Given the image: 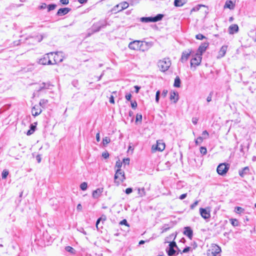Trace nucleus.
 I'll return each instance as SVG.
<instances>
[{"mask_svg":"<svg viewBox=\"0 0 256 256\" xmlns=\"http://www.w3.org/2000/svg\"><path fill=\"white\" fill-rule=\"evenodd\" d=\"M171 66V61L169 58H164L158 62V66L162 72H164L168 70Z\"/></svg>","mask_w":256,"mask_h":256,"instance_id":"f257e3e1","label":"nucleus"},{"mask_svg":"<svg viewBox=\"0 0 256 256\" xmlns=\"http://www.w3.org/2000/svg\"><path fill=\"white\" fill-rule=\"evenodd\" d=\"M114 182L118 185L120 183L123 182L126 177L124 176V172L121 169H117L114 174Z\"/></svg>","mask_w":256,"mask_h":256,"instance_id":"f03ea898","label":"nucleus"},{"mask_svg":"<svg viewBox=\"0 0 256 256\" xmlns=\"http://www.w3.org/2000/svg\"><path fill=\"white\" fill-rule=\"evenodd\" d=\"M54 55V52H51L46 54L44 56L39 60L38 62L40 64L42 65L46 64H54V63H52V60H50V56H52Z\"/></svg>","mask_w":256,"mask_h":256,"instance_id":"7ed1b4c3","label":"nucleus"},{"mask_svg":"<svg viewBox=\"0 0 256 256\" xmlns=\"http://www.w3.org/2000/svg\"><path fill=\"white\" fill-rule=\"evenodd\" d=\"M163 17V14H158L154 17H142L140 18V21L142 22H156L160 20Z\"/></svg>","mask_w":256,"mask_h":256,"instance_id":"20e7f679","label":"nucleus"},{"mask_svg":"<svg viewBox=\"0 0 256 256\" xmlns=\"http://www.w3.org/2000/svg\"><path fill=\"white\" fill-rule=\"evenodd\" d=\"M230 168V164L222 163L220 164L217 168V172L220 175L225 174Z\"/></svg>","mask_w":256,"mask_h":256,"instance_id":"39448f33","label":"nucleus"},{"mask_svg":"<svg viewBox=\"0 0 256 256\" xmlns=\"http://www.w3.org/2000/svg\"><path fill=\"white\" fill-rule=\"evenodd\" d=\"M202 56H200L197 54L192 55V58L190 60L191 67H196L200 64L202 62Z\"/></svg>","mask_w":256,"mask_h":256,"instance_id":"423d86ee","label":"nucleus"},{"mask_svg":"<svg viewBox=\"0 0 256 256\" xmlns=\"http://www.w3.org/2000/svg\"><path fill=\"white\" fill-rule=\"evenodd\" d=\"M165 148V144L162 140H158L156 144H154L152 148V152H155L156 150L162 152Z\"/></svg>","mask_w":256,"mask_h":256,"instance_id":"0eeeda50","label":"nucleus"},{"mask_svg":"<svg viewBox=\"0 0 256 256\" xmlns=\"http://www.w3.org/2000/svg\"><path fill=\"white\" fill-rule=\"evenodd\" d=\"M142 41L134 40L130 42L128 44V48L132 50H139L142 49L141 46H142Z\"/></svg>","mask_w":256,"mask_h":256,"instance_id":"6e6552de","label":"nucleus"},{"mask_svg":"<svg viewBox=\"0 0 256 256\" xmlns=\"http://www.w3.org/2000/svg\"><path fill=\"white\" fill-rule=\"evenodd\" d=\"M174 247L177 248L176 242H170L168 245V248L166 250V252L168 256H172L176 254V251L174 250Z\"/></svg>","mask_w":256,"mask_h":256,"instance_id":"1a4fd4ad","label":"nucleus"},{"mask_svg":"<svg viewBox=\"0 0 256 256\" xmlns=\"http://www.w3.org/2000/svg\"><path fill=\"white\" fill-rule=\"evenodd\" d=\"M209 46L208 42H204L202 43L198 47L196 54L202 56V54L206 52Z\"/></svg>","mask_w":256,"mask_h":256,"instance_id":"9d476101","label":"nucleus"},{"mask_svg":"<svg viewBox=\"0 0 256 256\" xmlns=\"http://www.w3.org/2000/svg\"><path fill=\"white\" fill-rule=\"evenodd\" d=\"M54 56H53L54 64L62 62L64 58V54L62 52H54Z\"/></svg>","mask_w":256,"mask_h":256,"instance_id":"9b49d317","label":"nucleus"},{"mask_svg":"<svg viewBox=\"0 0 256 256\" xmlns=\"http://www.w3.org/2000/svg\"><path fill=\"white\" fill-rule=\"evenodd\" d=\"M192 50H188L182 52L180 61L182 62H186L189 58L190 55L192 54Z\"/></svg>","mask_w":256,"mask_h":256,"instance_id":"f8f14e48","label":"nucleus"},{"mask_svg":"<svg viewBox=\"0 0 256 256\" xmlns=\"http://www.w3.org/2000/svg\"><path fill=\"white\" fill-rule=\"evenodd\" d=\"M200 213L202 217L205 220L208 219L210 217V211L206 208H200Z\"/></svg>","mask_w":256,"mask_h":256,"instance_id":"ddd939ff","label":"nucleus"},{"mask_svg":"<svg viewBox=\"0 0 256 256\" xmlns=\"http://www.w3.org/2000/svg\"><path fill=\"white\" fill-rule=\"evenodd\" d=\"M42 112V110L38 105L34 106L32 109V114L34 116H38Z\"/></svg>","mask_w":256,"mask_h":256,"instance_id":"4468645a","label":"nucleus"},{"mask_svg":"<svg viewBox=\"0 0 256 256\" xmlns=\"http://www.w3.org/2000/svg\"><path fill=\"white\" fill-rule=\"evenodd\" d=\"M128 6L129 4L127 2H124L114 6L112 10H116V8L120 7V8L118 10V12H120L128 8Z\"/></svg>","mask_w":256,"mask_h":256,"instance_id":"2eb2a0df","label":"nucleus"},{"mask_svg":"<svg viewBox=\"0 0 256 256\" xmlns=\"http://www.w3.org/2000/svg\"><path fill=\"white\" fill-rule=\"evenodd\" d=\"M70 10L71 9L68 8H60L58 10L56 13V15L58 16H62L66 15L68 12H70Z\"/></svg>","mask_w":256,"mask_h":256,"instance_id":"dca6fc26","label":"nucleus"},{"mask_svg":"<svg viewBox=\"0 0 256 256\" xmlns=\"http://www.w3.org/2000/svg\"><path fill=\"white\" fill-rule=\"evenodd\" d=\"M184 235L186 236L190 239H192L193 235L192 230L190 227H185L184 232Z\"/></svg>","mask_w":256,"mask_h":256,"instance_id":"f3484780","label":"nucleus"},{"mask_svg":"<svg viewBox=\"0 0 256 256\" xmlns=\"http://www.w3.org/2000/svg\"><path fill=\"white\" fill-rule=\"evenodd\" d=\"M227 48H228L227 46H222V48H220V49L218 52V58H222L225 56L226 52L227 50Z\"/></svg>","mask_w":256,"mask_h":256,"instance_id":"a211bd4d","label":"nucleus"},{"mask_svg":"<svg viewBox=\"0 0 256 256\" xmlns=\"http://www.w3.org/2000/svg\"><path fill=\"white\" fill-rule=\"evenodd\" d=\"M238 30V26L236 24L230 25L228 28V32L230 34H234L237 32Z\"/></svg>","mask_w":256,"mask_h":256,"instance_id":"6ab92c4d","label":"nucleus"},{"mask_svg":"<svg viewBox=\"0 0 256 256\" xmlns=\"http://www.w3.org/2000/svg\"><path fill=\"white\" fill-rule=\"evenodd\" d=\"M104 26L103 24H100L99 23L94 24L92 27V30L93 32H98L101 28H104Z\"/></svg>","mask_w":256,"mask_h":256,"instance_id":"aec40b11","label":"nucleus"},{"mask_svg":"<svg viewBox=\"0 0 256 256\" xmlns=\"http://www.w3.org/2000/svg\"><path fill=\"white\" fill-rule=\"evenodd\" d=\"M103 188H98L92 192V197L94 198H97L100 196L102 193L103 192Z\"/></svg>","mask_w":256,"mask_h":256,"instance_id":"412c9836","label":"nucleus"},{"mask_svg":"<svg viewBox=\"0 0 256 256\" xmlns=\"http://www.w3.org/2000/svg\"><path fill=\"white\" fill-rule=\"evenodd\" d=\"M170 100H174V102L176 103L178 100V94L176 92H170Z\"/></svg>","mask_w":256,"mask_h":256,"instance_id":"4be33fe9","label":"nucleus"},{"mask_svg":"<svg viewBox=\"0 0 256 256\" xmlns=\"http://www.w3.org/2000/svg\"><path fill=\"white\" fill-rule=\"evenodd\" d=\"M250 170V168L248 166H246L244 168H243L240 170L238 171L239 175L243 178L244 176L246 174H247Z\"/></svg>","mask_w":256,"mask_h":256,"instance_id":"5701e85b","label":"nucleus"},{"mask_svg":"<svg viewBox=\"0 0 256 256\" xmlns=\"http://www.w3.org/2000/svg\"><path fill=\"white\" fill-rule=\"evenodd\" d=\"M186 3V0H174V6L176 7H181Z\"/></svg>","mask_w":256,"mask_h":256,"instance_id":"b1692460","label":"nucleus"},{"mask_svg":"<svg viewBox=\"0 0 256 256\" xmlns=\"http://www.w3.org/2000/svg\"><path fill=\"white\" fill-rule=\"evenodd\" d=\"M234 8V4L231 0H226L224 6V8H228L230 10H233Z\"/></svg>","mask_w":256,"mask_h":256,"instance_id":"393cba45","label":"nucleus"},{"mask_svg":"<svg viewBox=\"0 0 256 256\" xmlns=\"http://www.w3.org/2000/svg\"><path fill=\"white\" fill-rule=\"evenodd\" d=\"M50 86V84L49 83L42 82L40 84L39 88H38V89L37 90V92H39L43 90L44 89L48 88Z\"/></svg>","mask_w":256,"mask_h":256,"instance_id":"a878e982","label":"nucleus"},{"mask_svg":"<svg viewBox=\"0 0 256 256\" xmlns=\"http://www.w3.org/2000/svg\"><path fill=\"white\" fill-rule=\"evenodd\" d=\"M142 46H141L142 49H140L139 50L143 52L148 50L151 46L149 43L146 42H142Z\"/></svg>","mask_w":256,"mask_h":256,"instance_id":"bb28decb","label":"nucleus"},{"mask_svg":"<svg viewBox=\"0 0 256 256\" xmlns=\"http://www.w3.org/2000/svg\"><path fill=\"white\" fill-rule=\"evenodd\" d=\"M48 103V100L46 99H41L39 102V106L43 108H45L46 105Z\"/></svg>","mask_w":256,"mask_h":256,"instance_id":"cd10ccee","label":"nucleus"},{"mask_svg":"<svg viewBox=\"0 0 256 256\" xmlns=\"http://www.w3.org/2000/svg\"><path fill=\"white\" fill-rule=\"evenodd\" d=\"M249 35L252 39L256 42V28L252 30L250 32Z\"/></svg>","mask_w":256,"mask_h":256,"instance_id":"c85d7f7f","label":"nucleus"},{"mask_svg":"<svg viewBox=\"0 0 256 256\" xmlns=\"http://www.w3.org/2000/svg\"><path fill=\"white\" fill-rule=\"evenodd\" d=\"M211 250H213L214 254H218L221 252L220 248L217 245H215L214 246Z\"/></svg>","mask_w":256,"mask_h":256,"instance_id":"c756f323","label":"nucleus"},{"mask_svg":"<svg viewBox=\"0 0 256 256\" xmlns=\"http://www.w3.org/2000/svg\"><path fill=\"white\" fill-rule=\"evenodd\" d=\"M174 86L176 88H180V80L178 76H176L174 80Z\"/></svg>","mask_w":256,"mask_h":256,"instance_id":"7c9ffc66","label":"nucleus"},{"mask_svg":"<svg viewBox=\"0 0 256 256\" xmlns=\"http://www.w3.org/2000/svg\"><path fill=\"white\" fill-rule=\"evenodd\" d=\"M138 194L139 196H140V197H142V196H146V192H145V190L144 188H138Z\"/></svg>","mask_w":256,"mask_h":256,"instance_id":"2f4dec72","label":"nucleus"},{"mask_svg":"<svg viewBox=\"0 0 256 256\" xmlns=\"http://www.w3.org/2000/svg\"><path fill=\"white\" fill-rule=\"evenodd\" d=\"M230 220V222L231 224L234 226H238L239 223H238V220L236 219V218H231V219Z\"/></svg>","mask_w":256,"mask_h":256,"instance_id":"473e14b6","label":"nucleus"},{"mask_svg":"<svg viewBox=\"0 0 256 256\" xmlns=\"http://www.w3.org/2000/svg\"><path fill=\"white\" fill-rule=\"evenodd\" d=\"M110 142V139L108 137H105L102 140V144L104 146H106Z\"/></svg>","mask_w":256,"mask_h":256,"instance_id":"72a5a7b5","label":"nucleus"},{"mask_svg":"<svg viewBox=\"0 0 256 256\" xmlns=\"http://www.w3.org/2000/svg\"><path fill=\"white\" fill-rule=\"evenodd\" d=\"M204 140L202 136H198L196 139L195 140V144L196 145L200 144Z\"/></svg>","mask_w":256,"mask_h":256,"instance_id":"f704fd0d","label":"nucleus"},{"mask_svg":"<svg viewBox=\"0 0 256 256\" xmlns=\"http://www.w3.org/2000/svg\"><path fill=\"white\" fill-rule=\"evenodd\" d=\"M88 184L86 182H82L80 185V188L82 190H85L87 189Z\"/></svg>","mask_w":256,"mask_h":256,"instance_id":"c9c22d12","label":"nucleus"},{"mask_svg":"<svg viewBox=\"0 0 256 256\" xmlns=\"http://www.w3.org/2000/svg\"><path fill=\"white\" fill-rule=\"evenodd\" d=\"M201 6H204V5H202V4H198L194 7L192 10H191V12H197L200 9V8Z\"/></svg>","mask_w":256,"mask_h":256,"instance_id":"e433bc0d","label":"nucleus"},{"mask_svg":"<svg viewBox=\"0 0 256 256\" xmlns=\"http://www.w3.org/2000/svg\"><path fill=\"white\" fill-rule=\"evenodd\" d=\"M56 4H49L48 6V11L50 12L56 8Z\"/></svg>","mask_w":256,"mask_h":256,"instance_id":"4c0bfd02","label":"nucleus"},{"mask_svg":"<svg viewBox=\"0 0 256 256\" xmlns=\"http://www.w3.org/2000/svg\"><path fill=\"white\" fill-rule=\"evenodd\" d=\"M244 209L240 206H236L235 208V212L236 213L243 212H244Z\"/></svg>","mask_w":256,"mask_h":256,"instance_id":"58836bf2","label":"nucleus"},{"mask_svg":"<svg viewBox=\"0 0 256 256\" xmlns=\"http://www.w3.org/2000/svg\"><path fill=\"white\" fill-rule=\"evenodd\" d=\"M8 172L6 170H4L2 172V178H3V179L6 178V177L8 176Z\"/></svg>","mask_w":256,"mask_h":256,"instance_id":"ea45409f","label":"nucleus"},{"mask_svg":"<svg viewBox=\"0 0 256 256\" xmlns=\"http://www.w3.org/2000/svg\"><path fill=\"white\" fill-rule=\"evenodd\" d=\"M162 232H166L167 230H168L170 229V227L168 226V224H164L162 228Z\"/></svg>","mask_w":256,"mask_h":256,"instance_id":"a19ab883","label":"nucleus"},{"mask_svg":"<svg viewBox=\"0 0 256 256\" xmlns=\"http://www.w3.org/2000/svg\"><path fill=\"white\" fill-rule=\"evenodd\" d=\"M200 152L202 154H206L207 152V150L204 146H201L200 148Z\"/></svg>","mask_w":256,"mask_h":256,"instance_id":"79ce46f5","label":"nucleus"},{"mask_svg":"<svg viewBox=\"0 0 256 256\" xmlns=\"http://www.w3.org/2000/svg\"><path fill=\"white\" fill-rule=\"evenodd\" d=\"M202 135L204 136V137H202L203 138L206 139V138H208V137L209 136V134L207 130H205L203 131V132L202 133Z\"/></svg>","mask_w":256,"mask_h":256,"instance_id":"37998d69","label":"nucleus"},{"mask_svg":"<svg viewBox=\"0 0 256 256\" xmlns=\"http://www.w3.org/2000/svg\"><path fill=\"white\" fill-rule=\"evenodd\" d=\"M142 120V115L141 114H137L136 116V122H141Z\"/></svg>","mask_w":256,"mask_h":256,"instance_id":"c03bdc74","label":"nucleus"},{"mask_svg":"<svg viewBox=\"0 0 256 256\" xmlns=\"http://www.w3.org/2000/svg\"><path fill=\"white\" fill-rule=\"evenodd\" d=\"M196 38L198 40H202L204 38H206V37L202 34H199L196 36Z\"/></svg>","mask_w":256,"mask_h":256,"instance_id":"a18cd8bd","label":"nucleus"},{"mask_svg":"<svg viewBox=\"0 0 256 256\" xmlns=\"http://www.w3.org/2000/svg\"><path fill=\"white\" fill-rule=\"evenodd\" d=\"M122 166V162L120 160L116 161L115 167H116L118 169H120Z\"/></svg>","mask_w":256,"mask_h":256,"instance_id":"49530a36","label":"nucleus"},{"mask_svg":"<svg viewBox=\"0 0 256 256\" xmlns=\"http://www.w3.org/2000/svg\"><path fill=\"white\" fill-rule=\"evenodd\" d=\"M66 250L67 252H70V253H74V250L72 248L69 246H66Z\"/></svg>","mask_w":256,"mask_h":256,"instance_id":"de8ad7c7","label":"nucleus"},{"mask_svg":"<svg viewBox=\"0 0 256 256\" xmlns=\"http://www.w3.org/2000/svg\"><path fill=\"white\" fill-rule=\"evenodd\" d=\"M198 204V200L194 202L190 206V209L194 210L195 208V207Z\"/></svg>","mask_w":256,"mask_h":256,"instance_id":"09e8293b","label":"nucleus"},{"mask_svg":"<svg viewBox=\"0 0 256 256\" xmlns=\"http://www.w3.org/2000/svg\"><path fill=\"white\" fill-rule=\"evenodd\" d=\"M190 248H191L190 247L187 246L183 250L182 252H181L180 254H182V253H186L190 250Z\"/></svg>","mask_w":256,"mask_h":256,"instance_id":"8fccbe9b","label":"nucleus"},{"mask_svg":"<svg viewBox=\"0 0 256 256\" xmlns=\"http://www.w3.org/2000/svg\"><path fill=\"white\" fill-rule=\"evenodd\" d=\"M208 256H216L217 254H215L213 250H209L208 252Z\"/></svg>","mask_w":256,"mask_h":256,"instance_id":"3c124183","label":"nucleus"},{"mask_svg":"<svg viewBox=\"0 0 256 256\" xmlns=\"http://www.w3.org/2000/svg\"><path fill=\"white\" fill-rule=\"evenodd\" d=\"M132 192V188H127L125 190V192L127 194H130V193Z\"/></svg>","mask_w":256,"mask_h":256,"instance_id":"603ef678","label":"nucleus"},{"mask_svg":"<svg viewBox=\"0 0 256 256\" xmlns=\"http://www.w3.org/2000/svg\"><path fill=\"white\" fill-rule=\"evenodd\" d=\"M131 106L132 108L135 109L137 106V103L136 101L131 102Z\"/></svg>","mask_w":256,"mask_h":256,"instance_id":"864d4df0","label":"nucleus"},{"mask_svg":"<svg viewBox=\"0 0 256 256\" xmlns=\"http://www.w3.org/2000/svg\"><path fill=\"white\" fill-rule=\"evenodd\" d=\"M60 2L62 4H68L69 2V0H60Z\"/></svg>","mask_w":256,"mask_h":256,"instance_id":"5fc2aeb1","label":"nucleus"},{"mask_svg":"<svg viewBox=\"0 0 256 256\" xmlns=\"http://www.w3.org/2000/svg\"><path fill=\"white\" fill-rule=\"evenodd\" d=\"M102 156L104 158H107L109 156V154L108 152H103Z\"/></svg>","mask_w":256,"mask_h":256,"instance_id":"6e6d98bb","label":"nucleus"},{"mask_svg":"<svg viewBox=\"0 0 256 256\" xmlns=\"http://www.w3.org/2000/svg\"><path fill=\"white\" fill-rule=\"evenodd\" d=\"M130 158H126L123 160V162L124 164H128L130 163Z\"/></svg>","mask_w":256,"mask_h":256,"instance_id":"4d7b16f0","label":"nucleus"},{"mask_svg":"<svg viewBox=\"0 0 256 256\" xmlns=\"http://www.w3.org/2000/svg\"><path fill=\"white\" fill-rule=\"evenodd\" d=\"M126 98L128 100H130L132 97V94H128L126 95Z\"/></svg>","mask_w":256,"mask_h":256,"instance_id":"13d9d810","label":"nucleus"},{"mask_svg":"<svg viewBox=\"0 0 256 256\" xmlns=\"http://www.w3.org/2000/svg\"><path fill=\"white\" fill-rule=\"evenodd\" d=\"M198 118H192V122L194 124H196L198 123Z\"/></svg>","mask_w":256,"mask_h":256,"instance_id":"bf43d9fd","label":"nucleus"},{"mask_svg":"<svg viewBox=\"0 0 256 256\" xmlns=\"http://www.w3.org/2000/svg\"><path fill=\"white\" fill-rule=\"evenodd\" d=\"M186 196H187V194H181L180 197H179V198L180 200H184V198H185L186 197Z\"/></svg>","mask_w":256,"mask_h":256,"instance_id":"052dcab7","label":"nucleus"},{"mask_svg":"<svg viewBox=\"0 0 256 256\" xmlns=\"http://www.w3.org/2000/svg\"><path fill=\"white\" fill-rule=\"evenodd\" d=\"M167 94H168V90H164L162 92V96L164 98H165L166 95H167Z\"/></svg>","mask_w":256,"mask_h":256,"instance_id":"680f3d73","label":"nucleus"},{"mask_svg":"<svg viewBox=\"0 0 256 256\" xmlns=\"http://www.w3.org/2000/svg\"><path fill=\"white\" fill-rule=\"evenodd\" d=\"M46 7V4L45 3L42 4L40 6V8L41 10L44 9Z\"/></svg>","mask_w":256,"mask_h":256,"instance_id":"e2e57ef3","label":"nucleus"},{"mask_svg":"<svg viewBox=\"0 0 256 256\" xmlns=\"http://www.w3.org/2000/svg\"><path fill=\"white\" fill-rule=\"evenodd\" d=\"M36 159L38 163L40 162H41V156L40 154H38L36 156Z\"/></svg>","mask_w":256,"mask_h":256,"instance_id":"0e129e2a","label":"nucleus"},{"mask_svg":"<svg viewBox=\"0 0 256 256\" xmlns=\"http://www.w3.org/2000/svg\"><path fill=\"white\" fill-rule=\"evenodd\" d=\"M34 131H33L32 130H30H30H28L27 132H26V134H27L28 136H30V135H31L32 134L34 133Z\"/></svg>","mask_w":256,"mask_h":256,"instance_id":"69168bd1","label":"nucleus"},{"mask_svg":"<svg viewBox=\"0 0 256 256\" xmlns=\"http://www.w3.org/2000/svg\"><path fill=\"white\" fill-rule=\"evenodd\" d=\"M110 102L111 104H114V96H111L110 98Z\"/></svg>","mask_w":256,"mask_h":256,"instance_id":"338daca9","label":"nucleus"},{"mask_svg":"<svg viewBox=\"0 0 256 256\" xmlns=\"http://www.w3.org/2000/svg\"><path fill=\"white\" fill-rule=\"evenodd\" d=\"M76 209L78 210H82V206L80 204H78L76 207Z\"/></svg>","mask_w":256,"mask_h":256,"instance_id":"774afa93","label":"nucleus"}]
</instances>
